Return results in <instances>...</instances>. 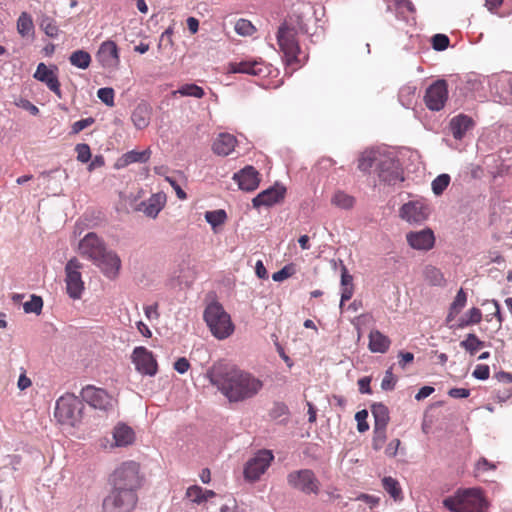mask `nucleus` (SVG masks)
I'll use <instances>...</instances> for the list:
<instances>
[{
    "label": "nucleus",
    "instance_id": "1",
    "mask_svg": "<svg viewBox=\"0 0 512 512\" xmlns=\"http://www.w3.org/2000/svg\"><path fill=\"white\" fill-rule=\"evenodd\" d=\"M207 377L230 402H241L252 398L263 387L260 379L222 361L212 365L207 372Z\"/></svg>",
    "mask_w": 512,
    "mask_h": 512
},
{
    "label": "nucleus",
    "instance_id": "2",
    "mask_svg": "<svg viewBox=\"0 0 512 512\" xmlns=\"http://www.w3.org/2000/svg\"><path fill=\"white\" fill-rule=\"evenodd\" d=\"M78 251L98 266L108 278H115L118 275L121 267L119 256L108 250L105 242L96 233H87L79 242Z\"/></svg>",
    "mask_w": 512,
    "mask_h": 512
},
{
    "label": "nucleus",
    "instance_id": "3",
    "mask_svg": "<svg viewBox=\"0 0 512 512\" xmlns=\"http://www.w3.org/2000/svg\"><path fill=\"white\" fill-rule=\"evenodd\" d=\"M306 33H308V28L304 12L302 11H294L279 26L277 43L284 55V61L287 66L299 62L300 46L297 37L299 34Z\"/></svg>",
    "mask_w": 512,
    "mask_h": 512
},
{
    "label": "nucleus",
    "instance_id": "4",
    "mask_svg": "<svg viewBox=\"0 0 512 512\" xmlns=\"http://www.w3.org/2000/svg\"><path fill=\"white\" fill-rule=\"evenodd\" d=\"M451 512H484L488 504L478 488L458 490L453 497L443 500Z\"/></svg>",
    "mask_w": 512,
    "mask_h": 512
},
{
    "label": "nucleus",
    "instance_id": "5",
    "mask_svg": "<svg viewBox=\"0 0 512 512\" xmlns=\"http://www.w3.org/2000/svg\"><path fill=\"white\" fill-rule=\"evenodd\" d=\"M203 318L212 335L219 340L228 338L234 332L235 327L231 317L219 302L208 304Z\"/></svg>",
    "mask_w": 512,
    "mask_h": 512
},
{
    "label": "nucleus",
    "instance_id": "6",
    "mask_svg": "<svg viewBox=\"0 0 512 512\" xmlns=\"http://www.w3.org/2000/svg\"><path fill=\"white\" fill-rule=\"evenodd\" d=\"M82 398L74 394H65L56 401L55 417L62 424L77 425L83 416L84 404Z\"/></svg>",
    "mask_w": 512,
    "mask_h": 512
},
{
    "label": "nucleus",
    "instance_id": "7",
    "mask_svg": "<svg viewBox=\"0 0 512 512\" xmlns=\"http://www.w3.org/2000/svg\"><path fill=\"white\" fill-rule=\"evenodd\" d=\"M110 483L112 488L136 493L141 485L139 465L134 461L122 463L111 475Z\"/></svg>",
    "mask_w": 512,
    "mask_h": 512
},
{
    "label": "nucleus",
    "instance_id": "8",
    "mask_svg": "<svg viewBox=\"0 0 512 512\" xmlns=\"http://www.w3.org/2000/svg\"><path fill=\"white\" fill-rule=\"evenodd\" d=\"M379 159L376 172L381 182L387 185H396L404 180L400 163L394 153L387 149Z\"/></svg>",
    "mask_w": 512,
    "mask_h": 512
},
{
    "label": "nucleus",
    "instance_id": "9",
    "mask_svg": "<svg viewBox=\"0 0 512 512\" xmlns=\"http://www.w3.org/2000/svg\"><path fill=\"white\" fill-rule=\"evenodd\" d=\"M136 502V493L112 488L103 499L102 512H130L135 507Z\"/></svg>",
    "mask_w": 512,
    "mask_h": 512
},
{
    "label": "nucleus",
    "instance_id": "10",
    "mask_svg": "<svg viewBox=\"0 0 512 512\" xmlns=\"http://www.w3.org/2000/svg\"><path fill=\"white\" fill-rule=\"evenodd\" d=\"M80 395L82 400L89 406L105 413L113 411L117 403L116 399L106 390L93 385L84 387Z\"/></svg>",
    "mask_w": 512,
    "mask_h": 512
},
{
    "label": "nucleus",
    "instance_id": "11",
    "mask_svg": "<svg viewBox=\"0 0 512 512\" xmlns=\"http://www.w3.org/2000/svg\"><path fill=\"white\" fill-rule=\"evenodd\" d=\"M288 485L306 495H317L320 491V481L311 469H300L287 475Z\"/></svg>",
    "mask_w": 512,
    "mask_h": 512
},
{
    "label": "nucleus",
    "instance_id": "12",
    "mask_svg": "<svg viewBox=\"0 0 512 512\" xmlns=\"http://www.w3.org/2000/svg\"><path fill=\"white\" fill-rule=\"evenodd\" d=\"M274 455L270 450H259L252 458H250L244 465L243 475L244 479L248 482H255L267 471Z\"/></svg>",
    "mask_w": 512,
    "mask_h": 512
},
{
    "label": "nucleus",
    "instance_id": "13",
    "mask_svg": "<svg viewBox=\"0 0 512 512\" xmlns=\"http://www.w3.org/2000/svg\"><path fill=\"white\" fill-rule=\"evenodd\" d=\"M82 264L77 258H71L65 266V282L66 290L72 299H79L84 290V282L82 281L81 270Z\"/></svg>",
    "mask_w": 512,
    "mask_h": 512
},
{
    "label": "nucleus",
    "instance_id": "14",
    "mask_svg": "<svg viewBox=\"0 0 512 512\" xmlns=\"http://www.w3.org/2000/svg\"><path fill=\"white\" fill-rule=\"evenodd\" d=\"M447 99L448 84L443 79L436 80L426 89L424 102L426 107L431 111L442 110Z\"/></svg>",
    "mask_w": 512,
    "mask_h": 512
},
{
    "label": "nucleus",
    "instance_id": "15",
    "mask_svg": "<svg viewBox=\"0 0 512 512\" xmlns=\"http://www.w3.org/2000/svg\"><path fill=\"white\" fill-rule=\"evenodd\" d=\"M228 73H242L252 76L265 77L270 74V66L263 60L246 59L228 64Z\"/></svg>",
    "mask_w": 512,
    "mask_h": 512
},
{
    "label": "nucleus",
    "instance_id": "16",
    "mask_svg": "<svg viewBox=\"0 0 512 512\" xmlns=\"http://www.w3.org/2000/svg\"><path fill=\"white\" fill-rule=\"evenodd\" d=\"M131 359L139 373L148 376H154L157 373V361L147 348L143 346L135 347Z\"/></svg>",
    "mask_w": 512,
    "mask_h": 512
},
{
    "label": "nucleus",
    "instance_id": "17",
    "mask_svg": "<svg viewBox=\"0 0 512 512\" xmlns=\"http://www.w3.org/2000/svg\"><path fill=\"white\" fill-rule=\"evenodd\" d=\"M285 193L286 188L284 186L278 184L271 186L254 197L252 205L254 208H260L262 206L271 207L281 202L285 197Z\"/></svg>",
    "mask_w": 512,
    "mask_h": 512
},
{
    "label": "nucleus",
    "instance_id": "18",
    "mask_svg": "<svg viewBox=\"0 0 512 512\" xmlns=\"http://www.w3.org/2000/svg\"><path fill=\"white\" fill-rule=\"evenodd\" d=\"M406 240L411 248L419 251H428L435 244L434 233L429 228L407 233Z\"/></svg>",
    "mask_w": 512,
    "mask_h": 512
},
{
    "label": "nucleus",
    "instance_id": "19",
    "mask_svg": "<svg viewBox=\"0 0 512 512\" xmlns=\"http://www.w3.org/2000/svg\"><path fill=\"white\" fill-rule=\"evenodd\" d=\"M429 214L428 207L418 201H410L400 209V217L409 223H421Z\"/></svg>",
    "mask_w": 512,
    "mask_h": 512
},
{
    "label": "nucleus",
    "instance_id": "20",
    "mask_svg": "<svg viewBox=\"0 0 512 512\" xmlns=\"http://www.w3.org/2000/svg\"><path fill=\"white\" fill-rule=\"evenodd\" d=\"M33 77L44 83L55 95L61 99L60 82L54 70L49 69L45 63H39Z\"/></svg>",
    "mask_w": 512,
    "mask_h": 512
},
{
    "label": "nucleus",
    "instance_id": "21",
    "mask_svg": "<svg viewBox=\"0 0 512 512\" xmlns=\"http://www.w3.org/2000/svg\"><path fill=\"white\" fill-rule=\"evenodd\" d=\"M233 179L241 190L254 191L260 183L259 173L253 166H246L235 173Z\"/></svg>",
    "mask_w": 512,
    "mask_h": 512
},
{
    "label": "nucleus",
    "instance_id": "22",
    "mask_svg": "<svg viewBox=\"0 0 512 512\" xmlns=\"http://www.w3.org/2000/svg\"><path fill=\"white\" fill-rule=\"evenodd\" d=\"M97 58L105 68L117 66L119 64V52L116 43L112 40L104 41L99 47Z\"/></svg>",
    "mask_w": 512,
    "mask_h": 512
},
{
    "label": "nucleus",
    "instance_id": "23",
    "mask_svg": "<svg viewBox=\"0 0 512 512\" xmlns=\"http://www.w3.org/2000/svg\"><path fill=\"white\" fill-rule=\"evenodd\" d=\"M387 4V9L396 13L398 19L403 20L405 23L412 25L415 23L413 16L414 6L410 0H384Z\"/></svg>",
    "mask_w": 512,
    "mask_h": 512
},
{
    "label": "nucleus",
    "instance_id": "24",
    "mask_svg": "<svg viewBox=\"0 0 512 512\" xmlns=\"http://www.w3.org/2000/svg\"><path fill=\"white\" fill-rule=\"evenodd\" d=\"M386 150L385 147L364 150L358 158V169L364 173L369 172L373 166L377 169L378 162H380L379 158H382V154H385Z\"/></svg>",
    "mask_w": 512,
    "mask_h": 512
},
{
    "label": "nucleus",
    "instance_id": "25",
    "mask_svg": "<svg viewBox=\"0 0 512 512\" xmlns=\"http://www.w3.org/2000/svg\"><path fill=\"white\" fill-rule=\"evenodd\" d=\"M166 203L164 193L152 194L147 200L139 204L138 210L142 211L147 217L156 218Z\"/></svg>",
    "mask_w": 512,
    "mask_h": 512
},
{
    "label": "nucleus",
    "instance_id": "26",
    "mask_svg": "<svg viewBox=\"0 0 512 512\" xmlns=\"http://www.w3.org/2000/svg\"><path fill=\"white\" fill-rule=\"evenodd\" d=\"M114 443L112 446L115 447H127L132 445L135 441L134 430L123 422H119L113 429L112 432Z\"/></svg>",
    "mask_w": 512,
    "mask_h": 512
},
{
    "label": "nucleus",
    "instance_id": "27",
    "mask_svg": "<svg viewBox=\"0 0 512 512\" xmlns=\"http://www.w3.org/2000/svg\"><path fill=\"white\" fill-rule=\"evenodd\" d=\"M473 125L474 122L472 118L465 114H459L453 117L449 122L450 131L456 140H461Z\"/></svg>",
    "mask_w": 512,
    "mask_h": 512
},
{
    "label": "nucleus",
    "instance_id": "28",
    "mask_svg": "<svg viewBox=\"0 0 512 512\" xmlns=\"http://www.w3.org/2000/svg\"><path fill=\"white\" fill-rule=\"evenodd\" d=\"M237 139L229 133H220L215 139L212 149L219 156H228L234 151Z\"/></svg>",
    "mask_w": 512,
    "mask_h": 512
},
{
    "label": "nucleus",
    "instance_id": "29",
    "mask_svg": "<svg viewBox=\"0 0 512 512\" xmlns=\"http://www.w3.org/2000/svg\"><path fill=\"white\" fill-rule=\"evenodd\" d=\"M368 348L372 353H386L391 345V340L377 329H372L369 333Z\"/></svg>",
    "mask_w": 512,
    "mask_h": 512
},
{
    "label": "nucleus",
    "instance_id": "30",
    "mask_svg": "<svg viewBox=\"0 0 512 512\" xmlns=\"http://www.w3.org/2000/svg\"><path fill=\"white\" fill-rule=\"evenodd\" d=\"M151 107L147 102H140L132 112L131 120L135 128L141 130L146 128L150 123Z\"/></svg>",
    "mask_w": 512,
    "mask_h": 512
},
{
    "label": "nucleus",
    "instance_id": "31",
    "mask_svg": "<svg viewBox=\"0 0 512 512\" xmlns=\"http://www.w3.org/2000/svg\"><path fill=\"white\" fill-rule=\"evenodd\" d=\"M496 97L501 104H512V75H506L498 81Z\"/></svg>",
    "mask_w": 512,
    "mask_h": 512
},
{
    "label": "nucleus",
    "instance_id": "32",
    "mask_svg": "<svg viewBox=\"0 0 512 512\" xmlns=\"http://www.w3.org/2000/svg\"><path fill=\"white\" fill-rule=\"evenodd\" d=\"M150 157V149H145L143 151L131 150L121 157V166H127L132 163H146L150 159Z\"/></svg>",
    "mask_w": 512,
    "mask_h": 512
},
{
    "label": "nucleus",
    "instance_id": "33",
    "mask_svg": "<svg viewBox=\"0 0 512 512\" xmlns=\"http://www.w3.org/2000/svg\"><path fill=\"white\" fill-rule=\"evenodd\" d=\"M371 412L374 417V427H387L390 416L386 405L383 403H374L371 406Z\"/></svg>",
    "mask_w": 512,
    "mask_h": 512
},
{
    "label": "nucleus",
    "instance_id": "34",
    "mask_svg": "<svg viewBox=\"0 0 512 512\" xmlns=\"http://www.w3.org/2000/svg\"><path fill=\"white\" fill-rule=\"evenodd\" d=\"M416 86L412 84L404 85L400 88L398 99L404 108H412L415 103Z\"/></svg>",
    "mask_w": 512,
    "mask_h": 512
},
{
    "label": "nucleus",
    "instance_id": "35",
    "mask_svg": "<svg viewBox=\"0 0 512 512\" xmlns=\"http://www.w3.org/2000/svg\"><path fill=\"white\" fill-rule=\"evenodd\" d=\"M485 343L481 341L474 333L467 334L466 338L460 342V347L463 348L470 355L483 348Z\"/></svg>",
    "mask_w": 512,
    "mask_h": 512
},
{
    "label": "nucleus",
    "instance_id": "36",
    "mask_svg": "<svg viewBox=\"0 0 512 512\" xmlns=\"http://www.w3.org/2000/svg\"><path fill=\"white\" fill-rule=\"evenodd\" d=\"M482 320V312L479 308H471L463 317H461L456 325L457 328L463 329L473 324H478Z\"/></svg>",
    "mask_w": 512,
    "mask_h": 512
},
{
    "label": "nucleus",
    "instance_id": "37",
    "mask_svg": "<svg viewBox=\"0 0 512 512\" xmlns=\"http://www.w3.org/2000/svg\"><path fill=\"white\" fill-rule=\"evenodd\" d=\"M69 61L79 69H87L91 63V56L87 51L76 50L70 55Z\"/></svg>",
    "mask_w": 512,
    "mask_h": 512
},
{
    "label": "nucleus",
    "instance_id": "38",
    "mask_svg": "<svg viewBox=\"0 0 512 512\" xmlns=\"http://www.w3.org/2000/svg\"><path fill=\"white\" fill-rule=\"evenodd\" d=\"M383 488L385 491L395 500H400L402 498V490L400 488L399 482L392 477H384L382 480Z\"/></svg>",
    "mask_w": 512,
    "mask_h": 512
},
{
    "label": "nucleus",
    "instance_id": "39",
    "mask_svg": "<svg viewBox=\"0 0 512 512\" xmlns=\"http://www.w3.org/2000/svg\"><path fill=\"white\" fill-rule=\"evenodd\" d=\"M331 203L341 209H350L354 205V198L343 191H336L331 198Z\"/></svg>",
    "mask_w": 512,
    "mask_h": 512
},
{
    "label": "nucleus",
    "instance_id": "40",
    "mask_svg": "<svg viewBox=\"0 0 512 512\" xmlns=\"http://www.w3.org/2000/svg\"><path fill=\"white\" fill-rule=\"evenodd\" d=\"M205 220L211 225L213 229L225 223L227 219V213L223 209H217L213 211L205 212Z\"/></svg>",
    "mask_w": 512,
    "mask_h": 512
},
{
    "label": "nucleus",
    "instance_id": "41",
    "mask_svg": "<svg viewBox=\"0 0 512 512\" xmlns=\"http://www.w3.org/2000/svg\"><path fill=\"white\" fill-rule=\"evenodd\" d=\"M180 94L181 96H190L195 98H202L205 95V92L202 87L196 84H184L182 85L174 94Z\"/></svg>",
    "mask_w": 512,
    "mask_h": 512
},
{
    "label": "nucleus",
    "instance_id": "42",
    "mask_svg": "<svg viewBox=\"0 0 512 512\" xmlns=\"http://www.w3.org/2000/svg\"><path fill=\"white\" fill-rule=\"evenodd\" d=\"M425 279L433 286H439L443 283L444 277L442 272L434 266H426L424 269Z\"/></svg>",
    "mask_w": 512,
    "mask_h": 512
},
{
    "label": "nucleus",
    "instance_id": "43",
    "mask_svg": "<svg viewBox=\"0 0 512 512\" xmlns=\"http://www.w3.org/2000/svg\"><path fill=\"white\" fill-rule=\"evenodd\" d=\"M33 28L34 25L31 16L26 12H22L17 20V30L19 34L22 36L29 35Z\"/></svg>",
    "mask_w": 512,
    "mask_h": 512
},
{
    "label": "nucleus",
    "instance_id": "44",
    "mask_svg": "<svg viewBox=\"0 0 512 512\" xmlns=\"http://www.w3.org/2000/svg\"><path fill=\"white\" fill-rule=\"evenodd\" d=\"M466 302H467V296H466V293L464 292L463 289H460L455 298H454V301L452 302L451 304V307H450V312H449V315L447 317V320H451L452 317L459 313V311L464 308V306L466 305Z\"/></svg>",
    "mask_w": 512,
    "mask_h": 512
},
{
    "label": "nucleus",
    "instance_id": "45",
    "mask_svg": "<svg viewBox=\"0 0 512 512\" xmlns=\"http://www.w3.org/2000/svg\"><path fill=\"white\" fill-rule=\"evenodd\" d=\"M450 176L448 174H440L438 175L431 184L432 191L435 195L439 196L441 195L444 190L448 187L450 183Z\"/></svg>",
    "mask_w": 512,
    "mask_h": 512
},
{
    "label": "nucleus",
    "instance_id": "46",
    "mask_svg": "<svg viewBox=\"0 0 512 512\" xmlns=\"http://www.w3.org/2000/svg\"><path fill=\"white\" fill-rule=\"evenodd\" d=\"M40 27L47 36L51 38H55L58 36V26L56 25L54 19H52L51 17L43 16L40 22Z\"/></svg>",
    "mask_w": 512,
    "mask_h": 512
},
{
    "label": "nucleus",
    "instance_id": "47",
    "mask_svg": "<svg viewBox=\"0 0 512 512\" xmlns=\"http://www.w3.org/2000/svg\"><path fill=\"white\" fill-rule=\"evenodd\" d=\"M43 307V300L40 296L31 295L29 301L25 302L23 309L25 313L40 314Z\"/></svg>",
    "mask_w": 512,
    "mask_h": 512
},
{
    "label": "nucleus",
    "instance_id": "48",
    "mask_svg": "<svg viewBox=\"0 0 512 512\" xmlns=\"http://www.w3.org/2000/svg\"><path fill=\"white\" fill-rule=\"evenodd\" d=\"M235 31L241 36H251L255 32V27L247 19H239L235 24Z\"/></svg>",
    "mask_w": 512,
    "mask_h": 512
},
{
    "label": "nucleus",
    "instance_id": "49",
    "mask_svg": "<svg viewBox=\"0 0 512 512\" xmlns=\"http://www.w3.org/2000/svg\"><path fill=\"white\" fill-rule=\"evenodd\" d=\"M386 440V427H374L373 431V448L379 450L382 448Z\"/></svg>",
    "mask_w": 512,
    "mask_h": 512
},
{
    "label": "nucleus",
    "instance_id": "50",
    "mask_svg": "<svg viewBox=\"0 0 512 512\" xmlns=\"http://www.w3.org/2000/svg\"><path fill=\"white\" fill-rule=\"evenodd\" d=\"M98 98L107 106H114V90L110 87H103L97 91Z\"/></svg>",
    "mask_w": 512,
    "mask_h": 512
},
{
    "label": "nucleus",
    "instance_id": "51",
    "mask_svg": "<svg viewBox=\"0 0 512 512\" xmlns=\"http://www.w3.org/2000/svg\"><path fill=\"white\" fill-rule=\"evenodd\" d=\"M450 39L445 34H435L432 37V47L436 51H444L448 48Z\"/></svg>",
    "mask_w": 512,
    "mask_h": 512
},
{
    "label": "nucleus",
    "instance_id": "52",
    "mask_svg": "<svg viewBox=\"0 0 512 512\" xmlns=\"http://www.w3.org/2000/svg\"><path fill=\"white\" fill-rule=\"evenodd\" d=\"M186 496L195 503H201L203 502L204 491L200 486L194 485L190 486L186 491Z\"/></svg>",
    "mask_w": 512,
    "mask_h": 512
},
{
    "label": "nucleus",
    "instance_id": "53",
    "mask_svg": "<svg viewBox=\"0 0 512 512\" xmlns=\"http://www.w3.org/2000/svg\"><path fill=\"white\" fill-rule=\"evenodd\" d=\"M396 378L393 375L392 368L386 370L385 375L381 381V388L384 391H391L395 388Z\"/></svg>",
    "mask_w": 512,
    "mask_h": 512
},
{
    "label": "nucleus",
    "instance_id": "54",
    "mask_svg": "<svg viewBox=\"0 0 512 512\" xmlns=\"http://www.w3.org/2000/svg\"><path fill=\"white\" fill-rule=\"evenodd\" d=\"M77 152V160L81 163H87L91 158L90 147L87 144H77L75 148Z\"/></svg>",
    "mask_w": 512,
    "mask_h": 512
},
{
    "label": "nucleus",
    "instance_id": "55",
    "mask_svg": "<svg viewBox=\"0 0 512 512\" xmlns=\"http://www.w3.org/2000/svg\"><path fill=\"white\" fill-rule=\"evenodd\" d=\"M368 417L367 410L363 409L355 414V420L357 421V429L360 433H364L369 429V424L366 419Z\"/></svg>",
    "mask_w": 512,
    "mask_h": 512
},
{
    "label": "nucleus",
    "instance_id": "56",
    "mask_svg": "<svg viewBox=\"0 0 512 512\" xmlns=\"http://www.w3.org/2000/svg\"><path fill=\"white\" fill-rule=\"evenodd\" d=\"M288 413H289L288 407L284 403L276 402V403H274V405L270 411V416L273 419H280L281 417L288 415Z\"/></svg>",
    "mask_w": 512,
    "mask_h": 512
},
{
    "label": "nucleus",
    "instance_id": "57",
    "mask_svg": "<svg viewBox=\"0 0 512 512\" xmlns=\"http://www.w3.org/2000/svg\"><path fill=\"white\" fill-rule=\"evenodd\" d=\"M94 121H95L94 118L88 117V118L80 119V120L74 122L72 125V133L77 134V133L81 132L85 128L92 125L94 123Z\"/></svg>",
    "mask_w": 512,
    "mask_h": 512
},
{
    "label": "nucleus",
    "instance_id": "58",
    "mask_svg": "<svg viewBox=\"0 0 512 512\" xmlns=\"http://www.w3.org/2000/svg\"><path fill=\"white\" fill-rule=\"evenodd\" d=\"M15 105L27 110L32 115H37L39 113V109L37 106H35L33 103H31L29 100L25 98H20L15 102Z\"/></svg>",
    "mask_w": 512,
    "mask_h": 512
},
{
    "label": "nucleus",
    "instance_id": "59",
    "mask_svg": "<svg viewBox=\"0 0 512 512\" xmlns=\"http://www.w3.org/2000/svg\"><path fill=\"white\" fill-rule=\"evenodd\" d=\"M478 380H486L489 378L490 369L487 365H477L472 374Z\"/></svg>",
    "mask_w": 512,
    "mask_h": 512
},
{
    "label": "nucleus",
    "instance_id": "60",
    "mask_svg": "<svg viewBox=\"0 0 512 512\" xmlns=\"http://www.w3.org/2000/svg\"><path fill=\"white\" fill-rule=\"evenodd\" d=\"M165 180L172 186L177 197L180 200H185L187 198V194L185 193V191L181 188V186L177 183V181L175 179L167 176V177H165Z\"/></svg>",
    "mask_w": 512,
    "mask_h": 512
},
{
    "label": "nucleus",
    "instance_id": "61",
    "mask_svg": "<svg viewBox=\"0 0 512 512\" xmlns=\"http://www.w3.org/2000/svg\"><path fill=\"white\" fill-rule=\"evenodd\" d=\"M190 368V363L189 361L185 358V357H180L178 358L175 363H174V369L179 373V374H184L188 371V369Z\"/></svg>",
    "mask_w": 512,
    "mask_h": 512
},
{
    "label": "nucleus",
    "instance_id": "62",
    "mask_svg": "<svg viewBox=\"0 0 512 512\" xmlns=\"http://www.w3.org/2000/svg\"><path fill=\"white\" fill-rule=\"evenodd\" d=\"M371 378L368 376L362 377L358 380L359 392L361 394H371L372 390L370 387Z\"/></svg>",
    "mask_w": 512,
    "mask_h": 512
},
{
    "label": "nucleus",
    "instance_id": "63",
    "mask_svg": "<svg viewBox=\"0 0 512 512\" xmlns=\"http://www.w3.org/2000/svg\"><path fill=\"white\" fill-rule=\"evenodd\" d=\"M291 275V269L288 266H284L279 271L272 274V279L275 282H281Z\"/></svg>",
    "mask_w": 512,
    "mask_h": 512
},
{
    "label": "nucleus",
    "instance_id": "64",
    "mask_svg": "<svg viewBox=\"0 0 512 512\" xmlns=\"http://www.w3.org/2000/svg\"><path fill=\"white\" fill-rule=\"evenodd\" d=\"M398 357H399V366L404 369L406 367V365L408 363H411L413 362L414 360V354L411 353V352H403V351H400L398 353Z\"/></svg>",
    "mask_w": 512,
    "mask_h": 512
}]
</instances>
